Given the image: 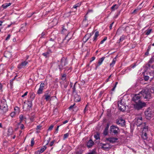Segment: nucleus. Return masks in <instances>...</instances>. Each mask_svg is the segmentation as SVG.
Masks as SVG:
<instances>
[{
	"mask_svg": "<svg viewBox=\"0 0 154 154\" xmlns=\"http://www.w3.org/2000/svg\"><path fill=\"white\" fill-rule=\"evenodd\" d=\"M8 111V106L6 101L2 100L0 104V113L4 114Z\"/></svg>",
	"mask_w": 154,
	"mask_h": 154,
	"instance_id": "nucleus-1",
	"label": "nucleus"
},
{
	"mask_svg": "<svg viewBox=\"0 0 154 154\" xmlns=\"http://www.w3.org/2000/svg\"><path fill=\"white\" fill-rule=\"evenodd\" d=\"M151 92L149 89H146L142 90L140 93L141 97L143 96L145 99H149L151 97Z\"/></svg>",
	"mask_w": 154,
	"mask_h": 154,
	"instance_id": "nucleus-2",
	"label": "nucleus"
},
{
	"mask_svg": "<svg viewBox=\"0 0 154 154\" xmlns=\"http://www.w3.org/2000/svg\"><path fill=\"white\" fill-rule=\"evenodd\" d=\"M142 118L141 116H140L138 118H137L135 119V123L137 125V126H141V129L145 126H146L145 123H142Z\"/></svg>",
	"mask_w": 154,
	"mask_h": 154,
	"instance_id": "nucleus-3",
	"label": "nucleus"
},
{
	"mask_svg": "<svg viewBox=\"0 0 154 154\" xmlns=\"http://www.w3.org/2000/svg\"><path fill=\"white\" fill-rule=\"evenodd\" d=\"M146 106V104L145 102H142L140 101L137 103L134 104V107L135 109L139 110Z\"/></svg>",
	"mask_w": 154,
	"mask_h": 154,
	"instance_id": "nucleus-4",
	"label": "nucleus"
},
{
	"mask_svg": "<svg viewBox=\"0 0 154 154\" xmlns=\"http://www.w3.org/2000/svg\"><path fill=\"white\" fill-rule=\"evenodd\" d=\"M67 64V61L65 58H62L61 61L59 62L58 66L60 70L62 69Z\"/></svg>",
	"mask_w": 154,
	"mask_h": 154,
	"instance_id": "nucleus-5",
	"label": "nucleus"
},
{
	"mask_svg": "<svg viewBox=\"0 0 154 154\" xmlns=\"http://www.w3.org/2000/svg\"><path fill=\"white\" fill-rule=\"evenodd\" d=\"M100 146L101 148L105 150H109L111 148V145L108 143H100Z\"/></svg>",
	"mask_w": 154,
	"mask_h": 154,
	"instance_id": "nucleus-6",
	"label": "nucleus"
},
{
	"mask_svg": "<svg viewBox=\"0 0 154 154\" xmlns=\"http://www.w3.org/2000/svg\"><path fill=\"white\" fill-rule=\"evenodd\" d=\"M142 129H143L142 137L143 139L146 140L147 138L146 132L148 130V127L145 126Z\"/></svg>",
	"mask_w": 154,
	"mask_h": 154,
	"instance_id": "nucleus-7",
	"label": "nucleus"
},
{
	"mask_svg": "<svg viewBox=\"0 0 154 154\" xmlns=\"http://www.w3.org/2000/svg\"><path fill=\"white\" fill-rule=\"evenodd\" d=\"M110 130L111 133L115 134H117L119 131L118 128L115 125H112L110 127Z\"/></svg>",
	"mask_w": 154,
	"mask_h": 154,
	"instance_id": "nucleus-8",
	"label": "nucleus"
},
{
	"mask_svg": "<svg viewBox=\"0 0 154 154\" xmlns=\"http://www.w3.org/2000/svg\"><path fill=\"white\" fill-rule=\"evenodd\" d=\"M142 97L141 96L140 93L137 94L135 95L132 98V100L135 103L141 101L140 99Z\"/></svg>",
	"mask_w": 154,
	"mask_h": 154,
	"instance_id": "nucleus-9",
	"label": "nucleus"
},
{
	"mask_svg": "<svg viewBox=\"0 0 154 154\" xmlns=\"http://www.w3.org/2000/svg\"><path fill=\"white\" fill-rule=\"evenodd\" d=\"M35 97V94L33 93H32L30 95V99L31 101H28V106H29L30 107H32V101L33 100Z\"/></svg>",
	"mask_w": 154,
	"mask_h": 154,
	"instance_id": "nucleus-10",
	"label": "nucleus"
},
{
	"mask_svg": "<svg viewBox=\"0 0 154 154\" xmlns=\"http://www.w3.org/2000/svg\"><path fill=\"white\" fill-rule=\"evenodd\" d=\"M28 63V62L26 61H24L22 62L21 63L18 64L17 66V68L19 69H20L22 68H24Z\"/></svg>",
	"mask_w": 154,
	"mask_h": 154,
	"instance_id": "nucleus-11",
	"label": "nucleus"
},
{
	"mask_svg": "<svg viewBox=\"0 0 154 154\" xmlns=\"http://www.w3.org/2000/svg\"><path fill=\"white\" fill-rule=\"evenodd\" d=\"M44 86V84L42 83H41L40 86V87L37 91L38 94H39L42 93Z\"/></svg>",
	"mask_w": 154,
	"mask_h": 154,
	"instance_id": "nucleus-12",
	"label": "nucleus"
},
{
	"mask_svg": "<svg viewBox=\"0 0 154 154\" xmlns=\"http://www.w3.org/2000/svg\"><path fill=\"white\" fill-rule=\"evenodd\" d=\"M145 114L147 119H149L152 116L151 112L150 111L146 110L145 112Z\"/></svg>",
	"mask_w": 154,
	"mask_h": 154,
	"instance_id": "nucleus-13",
	"label": "nucleus"
},
{
	"mask_svg": "<svg viewBox=\"0 0 154 154\" xmlns=\"http://www.w3.org/2000/svg\"><path fill=\"white\" fill-rule=\"evenodd\" d=\"M118 139L115 137H109L107 138L106 140L111 143H114L116 142L118 140Z\"/></svg>",
	"mask_w": 154,
	"mask_h": 154,
	"instance_id": "nucleus-14",
	"label": "nucleus"
},
{
	"mask_svg": "<svg viewBox=\"0 0 154 154\" xmlns=\"http://www.w3.org/2000/svg\"><path fill=\"white\" fill-rule=\"evenodd\" d=\"M104 59L105 57H103L99 59L97 64L96 65V69L97 68L102 64V62L104 60Z\"/></svg>",
	"mask_w": 154,
	"mask_h": 154,
	"instance_id": "nucleus-15",
	"label": "nucleus"
},
{
	"mask_svg": "<svg viewBox=\"0 0 154 154\" xmlns=\"http://www.w3.org/2000/svg\"><path fill=\"white\" fill-rule=\"evenodd\" d=\"M125 123V120H123L122 119H119L116 122V123L117 124L121 125L122 126H123V125H124Z\"/></svg>",
	"mask_w": 154,
	"mask_h": 154,
	"instance_id": "nucleus-16",
	"label": "nucleus"
},
{
	"mask_svg": "<svg viewBox=\"0 0 154 154\" xmlns=\"http://www.w3.org/2000/svg\"><path fill=\"white\" fill-rule=\"evenodd\" d=\"M43 97H45V99L46 101L50 100L52 97L51 96V95L48 93H46L43 96Z\"/></svg>",
	"mask_w": 154,
	"mask_h": 154,
	"instance_id": "nucleus-17",
	"label": "nucleus"
},
{
	"mask_svg": "<svg viewBox=\"0 0 154 154\" xmlns=\"http://www.w3.org/2000/svg\"><path fill=\"white\" fill-rule=\"evenodd\" d=\"M94 144V142L91 139L90 140L87 142V146L89 148L91 147Z\"/></svg>",
	"mask_w": 154,
	"mask_h": 154,
	"instance_id": "nucleus-18",
	"label": "nucleus"
},
{
	"mask_svg": "<svg viewBox=\"0 0 154 154\" xmlns=\"http://www.w3.org/2000/svg\"><path fill=\"white\" fill-rule=\"evenodd\" d=\"M99 34L98 32L97 31L95 32L94 36L93 38V42H95L97 40V38L99 36Z\"/></svg>",
	"mask_w": 154,
	"mask_h": 154,
	"instance_id": "nucleus-19",
	"label": "nucleus"
},
{
	"mask_svg": "<svg viewBox=\"0 0 154 154\" xmlns=\"http://www.w3.org/2000/svg\"><path fill=\"white\" fill-rule=\"evenodd\" d=\"M13 132V130L12 128L11 127H9L8 128L7 131V134L8 136L11 135L12 134Z\"/></svg>",
	"mask_w": 154,
	"mask_h": 154,
	"instance_id": "nucleus-20",
	"label": "nucleus"
},
{
	"mask_svg": "<svg viewBox=\"0 0 154 154\" xmlns=\"http://www.w3.org/2000/svg\"><path fill=\"white\" fill-rule=\"evenodd\" d=\"M121 4L119 3L118 5L115 4L112 6L111 7V9L112 11H114L116 9H117L119 6Z\"/></svg>",
	"mask_w": 154,
	"mask_h": 154,
	"instance_id": "nucleus-21",
	"label": "nucleus"
},
{
	"mask_svg": "<svg viewBox=\"0 0 154 154\" xmlns=\"http://www.w3.org/2000/svg\"><path fill=\"white\" fill-rule=\"evenodd\" d=\"M11 4V3H5L2 5V7L4 9H6L8 7L10 6Z\"/></svg>",
	"mask_w": 154,
	"mask_h": 154,
	"instance_id": "nucleus-22",
	"label": "nucleus"
},
{
	"mask_svg": "<svg viewBox=\"0 0 154 154\" xmlns=\"http://www.w3.org/2000/svg\"><path fill=\"white\" fill-rule=\"evenodd\" d=\"M51 52L50 51H48L45 53L42 54V55L45 57H47L49 56V54L51 53Z\"/></svg>",
	"mask_w": 154,
	"mask_h": 154,
	"instance_id": "nucleus-23",
	"label": "nucleus"
},
{
	"mask_svg": "<svg viewBox=\"0 0 154 154\" xmlns=\"http://www.w3.org/2000/svg\"><path fill=\"white\" fill-rule=\"evenodd\" d=\"M91 36V35L88 34H87L85 35L83 38V40H85V42H86L87 40L89 39Z\"/></svg>",
	"mask_w": 154,
	"mask_h": 154,
	"instance_id": "nucleus-24",
	"label": "nucleus"
},
{
	"mask_svg": "<svg viewBox=\"0 0 154 154\" xmlns=\"http://www.w3.org/2000/svg\"><path fill=\"white\" fill-rule=\"evenodd\" d=\"M109 127V125H107L106 127L105 128L103 132V134L104 135H106L108 134V131Z\"/></svg>",
	"mask_w": 154,
	"mask_h": 154,
	"instance_id": "nucleus-25",
	"label": "nucleus"
},
{
	"mask_svg": "<svg viewBox=\"0 0 154 154\" xmlns=\"http://www.w3.org/2000/svg\"><path fill=\"white\" fill-rule=\"evenodd\" d=\"M116 57L114 58L112 60V61L111 63L110 64V66L111 67H113L114 66V65L115 64L116 62Z\"/></svg>",
	"mask_w": 154,
	"mask_h": 154,
	"instance_id": "nucleus-26",
	"label": "nucleus"
},
{
	"mask_svg": "<svg viewBox=\"0 0 154 154\" xmlns=\"http://www.w3.org/2000/svg\"><path fill=\"white\" fill-rule=\"evenodd\" d=\"M47 149V147L45 146H44L39 151L41 153L43 152Z\"/></svg>",
	"mask_w": 154,
	"mask_h": 154,
	"instance_id": "nucleus-27",
	"label": "nucleus"
},
{
	"mask_svg": "<svg viewBox=\"0 0 154 154\" xmlns=\"http://www.w3.org/2000/svg\"><path fill=\"white\" fill-rule=\"evenodd\" d=\"M94 137L97 140L100 139L99 134L98 133H97L95 134Z\"/></svg>",
	"mask_w": 154,
	"mask_h": 154,
	"instance_id": "nucleus-28",
	"label": "nucleus"
},
{
	"mask_svg": "<svg viewBox=\"0 0 154 154\" xmlns=\"http://www.w3.org/2000/svg\"><path fill=\"white\" fill-rule=\"evenodd\" d=\"M81 5V3H78L77 4L74 5L73 6V8H76L77 7H80Z\"/></svg>",
	"mask_w": 154,
	"mask_h": 154,
	"instance_id": "nucleus-29",
	"label": "nucleus"
},
{
	"mask_svg": "<svg viewBox=\"0 0 154 154\" xmlns=\"http://www.w3.org/2000/svg\"><path fill=\"white\" fill-rule=\"evenodd\" d=\"M122 105H120L118 106L119 109L121 111L124 110V103H122Z\"/></svg>",
	"mask_w": 154,
	"mask_h": 154,
	"instance_id": "nucleus-30",
	"label": "nucleus"
},
{
	"mask_svg": "<svg viewBox=\"0 0 154 154\" xmlns=\"http://www.w3.org/2000/svg\"><path fill=\"white\" fill-rule=\"evenodd\" d=\"M152 30V29H151L146 30V35H149L150 33Z\"/></svg>",
	"mask_w": 154,
	"mask_h": 154,
	"instance_id": "nucleus-31",
	"label": "nucleus"
},
{
	"mask_svg": "<svg viewBox=\"0 0 154 154\" xmlns=\"http://www.w3.org/2000/svg\"><path fill=\"white\" fill-rule=\"evenodd\" d=\"M69 134L68 133H66L64 135L63 140H64L67 138L69 136Z\"/></svg>",
	"mask_w": 154,
	"mask_h": 154,
	"instance_id": "nucleus-32",
	"label": "nucleus"
},
{
	"mask_svg": "<svg viewBox=\"0 0 154 154\" xmlns=\"http://www.w3.org/2000/svg\"><path fill=\"white\" fill-rule=\"evenodd\" d=\"M35 143L34 142V138H32L31 139V146H32Z\"/></svg>",
	"mask_w": 154,
	"mask_h": 154,
	"instance_id": "nucleus-33",
	"label": "nucleus"
},
{
	"mask_svg": "<svg viewBox=\"0 0 154 154\" xmlns=\"http://www.w3.org/2000/svg\"><path fill=\"white\" fill-rule=\"evenodd\" d=\"M149 75L152 76V78L154 77V71H151L149 73Z\"/></svg>",
	"mask_w": 154,
	"mask_h": 154,
	"instance_id": "nucleus-34",
	"label": "nucleus"
},
{
	"mask_svg": "<svg viewBox=\"0 0 154 154\" xmlns=\"http://www.w3.org/2000/svg\"><path fill=\"white\" fill-rule=\"evenodd\" d=\"M20 119V123L19 124H20V123H21L23 121V116L22 115H20L19 116Z\"/></svg>",
	"mask_w": 154,
	"mask_h": 154,
	"instance_id": "nucleus-35",
	"label": "nucleus"
},
{
	"mask_svg": "<svg viewBox=\"0 0 154 154\" xmlns=\"http://www.w3.org/2000/svg\"><path fill=\"white\" fill-rule=\"evenodd\" d=\"M107 38L106 37H105L103 38V40L102 41H101L100 42V44H103L104 42L106 41L107 40Z\"/></svg>",
	"mask_w": 154,
	"mask_h": 154,
	"instance_id": "nucleus-36",
	"label": "nucleus"
},
{
	"mask_svg": "<svg viewBox=\"0 0 154 154\" xmlns=\"http://www.w3.org/2000/svg\"><path fill=\"white\" fill-rule=\"evenodd\" d=\"M122 103H122V100H120L118 102V106H120L122 105Z\"/></svg>",
	"mask_w": 154,
	"mask_h": 154,
	"instance_id": "nucleus-37",
	"label": "nucleus"
},
{
	"mask_svg": "<svg viewBox=\"0 0 154 154\" xmlns=\"http://www.w3.org/2000/svg\"><path fill=\"white\" fill-rule=\"evenodd\" d=\"M15 115V112H12L10 114V116L12 117H14Z\"/></svg>",
	"mask_w": 154,
	"mask_h": 154,
	"instance_id": "nucleus-38",
	"label": "nucleus"
},
{
	"mask_svg": "<svg viewBox=\"0 0 154 154\" xmlns=\"http://www.w3.org/2000/svg\"><path fill=\"white\" fill-rule=\"evenodd\" d=\"M149 79V77L148 76H146L144 78V79L145 81H147Z\"/></svg>",
	"mask_w": 154,
	"mask_h": 154,
	"instance_id": "nucleus-39",
	"label": "nucleus"
},
{
	"mask_svg": "<svg viewBox=\"0 0 154 154\" xmlns=\"http://www.w3.org/2000/svg\"><path fill=\"white\" fill-rule=\"evenodd\" d=\"M54 142H55V141L54 140L52 141L50 143V146H52L54 144Z\"/></svg>",
	"mask_w": 154,
	"mask_h": 154,
	"instance_id": "nucleus-40",
	"label": "nucleus"
},
{
	"mask_svg": "<svg viewBox=\"0 0 154 154\" xmlns=\"http://www.w3.org/2000/svg\"><path fill=\"white\" fill-rule=\"evenodd\" d=\"M28 92L27 91H26V92H25L24 93V94L21 97H24L25 96H26V95H27V94H28Z\"/></svg>",
	"mask_w": 154,
	"mask_h": 154,
	"instance_id": "nucleus-41",
	"label": "nucleus"
},
{
	"mask_svg": "<svg viewBox=\"0 0 154 154\" xmlns=\"http://www.w3.org/2000/svg\"><path fill=\"white\" fill-rule=\"evenodd\" d=\"M54 127V126L53 125H51L48 128V130L49 131H51Z\"/></svg>",
	"mask_w": 154,
	"mask_h": 154,
	"instance_id": "nucleus-42",
	"label": "nucleus"
},
{
	"mask_svg": "<svg viewBox=\"0 0 154 154\" xmlns=\"http://www.w3.org/2000/svg\"><path fill=\"white\" fill-rule=\"evenodd\" d=\"M114 23V22H113L110 24V26H109V29H112V25Z\"/></svg>",
	"mask_w": 154,
	"mask_h": 154,
	"instance_id": "nucleus-43",
	"label": "nucleus"
},
{
	"mask_svg": "<svg viewBox=\"0 0 154 154\" xmlns=\"http://www.w3.org/2000/svg\"><path fill=\"white\" fill-rule=\"evenodd\" d=\"M10 37H11V35L10 34L8 35V36H7V38H6L5 40H8L10 38Z\"/></svg>",
	"mask_w": 154,
	"mask_h": 154,
	"instance_id": "nucleus-44",
	"label": "nucleus"
},
{
	"mask_svg": "<svg viewBox=\"0 0 154 154\" xmlns=\"http://www.w3.org/2000/svg\"><path fill=\"white\" fill-rule=\"evenodd\" d=\"M80 99L79 98H78V99H76V98L75 99V101L76 102H79L80 101Z\"/></svg>",
	"mask_w": 154,
	"mask_h": 154,
	"instance_id": "nucleus-45",
	"label": "nucleus"
},
{
	"mask_svg": "<svg viewBox=\"0 0 154 154\" xmlns=\"http://www.w3.org/2000/svg\"><path fill=\"white\" fill-rule=\"evenodd\" d=\"M20 128L21 129H23L24 128V126L23 124H20Z\"/></svg>",
	"mask_w": 154,
	"mask_h": 154,
	"instance_id": "nucleus-46",
	"label": "nucleus"
},
{
	"mask_svg": "<svg viewBox=\"0 0 154 154\" xmlns=\"http://www.w3.org/2000/svg\"><path fill=\"white\" fill-rule=\"evenodd\" d=\"M142 4V3H141L140 5H139L138 7H137V10H138L139 9H140L142 7V6L141 5Z\"/></svg>",
	"mask_w": 154,
	"mask_h": 154,
	"instance_id": "nucleus-47",
	"label": "nucleus"
},
{
	"mask_svg": "<svg viewBox=\"0 0 154 154\" xmlns=\"http://www.w3.org/2000/svg\"><path fill=\"white\" fill-rule=\"evenodd\" d=\"M68 82H66V83L65 84V85H64V88H67L68 85Z\"/></svg>",
	"mask_w": 154,
	"mask_h": 154,
	"instance_id": "nucleus-48",
	"label": "nucleus"
},
{
	"mask_svg": "<svg viewBox=\"0 0 154 154\" xmlns=\"http://www.w3.org/2000/svg\"><path fill=\"white\" fill-rule=\"evenodd\" d=\"M35 154H41V153L39 151L37 150L35 152Z\"/></svg>",
	"mask_w": 154,
	"mask_h": 154,
	"instance_id": "nucleus-49",
	"label": "nucleus"
},
{
	"mask_svg": "<svg viewBox=\"0 0 154 154\" xmlns=\"http://www.w3.org/2000/svg\"><path fill=\"white\" fill-rule=\"evenodd\" d=\"M95 59V57H92L91 58L92 60L90 61V62H91L92 61L94 60Z\"/></svg>",
	"mask_w": 154,
	"mask_h": 154,
	"instance_id": "nucleus-50",
	"label": "nucleus"
},
{
	"mask_svg": "<svg viewBox=\"0 0 154 154\" xmlns=\"http://www.w3.org/2000/svg\"><path fill=\"white\" fill-rule=\"evenodd\" d=\"M42 126L40 125L37 126V127L36 129L37 130L40 129L41 128Z\"/></svg>",
	"mask_w": 154,
	"mask_h": 154,
	"instance_id": "nucleus-51",
	"label": "nucleus"
},
{
	"mask_svg": "<svg viewBox=\"0 0 154 154\" xmlns=\"http://www.w3.org/2000/svg\"><path fill=\"white\" fill-rule=\"evenodd\" d=\"M119 13H118L114 17V18H116L119 15Z\"/></svg>",
	"mask_w": 154,
	"mask_h": 154,
	"instance_id": "nucleus-52",
	"label": "nucleus"
},
{
	"mask_svg": "<svg viewBox=\"0 0 154 154\" xmlns=\"http://www.w3.org/2000/svg\"><path fill=\"white\" fill-rule=\"evenodd\" d=\"M60 126V125H58L57 127V128L56 130V131H57H57H58V128Z\"/></svg>",
	"mask_w": 154,
	"mask_h": 154,
	"instance_id": "nucleus-53",
	"label": "nucleus"
},
{
	"mask_svg": "<svg viewBox=\"0 0 154 154\" xmlns=\"http://www.w3.org/2000/svg\"><path fill=\"white\" fill-rule=\"evenodd\" d=\"M67 36L66 37V38H65V39H63V42H66V40H68L69 39H66V38H67Z\"/></svg>",
	"mask_w": 154,
	"mask_h": 154,
	"instance_id": "nucleus-54",
	"label": "nucleus"
},
{
	"mask_svg": "<svg viewBox=\"0 0 154 154\" xmlns=\"http://www.w3.org/2000/svg\"><path fill=\"white\" fill-rule=\"evenodd\" d=\"M68 122V120H66L65 121L63 122V124H64L67 123Z\"/></svg>",
	"mask_w": 154,
	"mask_h": 154,
	"instance_id": "nucleus-55",
	"label": "nucleus"
},
{
	"mask_svg": "<svg viewBox=\"0 0 154 154\" xmlns=\"http://www.w3.org/2000/svg\"><path fill=\"white\" fill-rule=\"evenodd\" d=\"M75 105V104H74V105H71V106L69 107V109H71L72 108H73L74 105Z\"/></svg>",
	"mask_w": 154,
	"mask_h": 154,
	"instance_id": "nucleus-56",
	"label": "nucleus"
},
{
	"mask_svg": "<svg viewBox=\"0 0 154 154\" xmlns=\"http://www.w3.org/2000/svg\"><path fill=\"white\" fill-rule=\"evenodd\" d=\"M88 154H95V152L94 151H92Z\"/></svg>",
	"mask_w": 154,
	"mask_h": 154,
	"instance_id": "nucleus-57",
	"label": "nucleus"
},
{
	"mask_svg": "<svg viewBox=\"0 0 154 154\" xmlns=\"http://www.w3.org/2000/svg\"><path fill=\"white\" fill-rule=\"evenodd\" d=\"M153 60L151 58V59L149 61V63H152V62H153Z\"/></svg>",
	"mask_w": 154,
	"mask_h": 154,
	"instance_id": "nucleus-58",
	"label": "nucleus"
},
{
	"mask_svg": "<svg viewBox=\"0 0 154 154\" xmlns=\"http://www.w3.org/2000/svg\"><path fill=\"white\" fill-rule=\"evenodd\" d=\"M75 84L74 85V87H73V88H72L73 89V92H75Z\"/></svg>",
	"mask_w": 154,
	"mask_h": 154,
	"instance_id": "nucleus-59",
	"label": "nucleus"
},
{
	"mask_svg": "<svg viewBox=\"0 0 154 154\" xmlns=\"http://www.w3.org/2000/svg\"><path fill=\"white\" fill-rule=\"evenodd\" d=\"M2 84L1 83H0V90H1L2 89Z\"/></svg>",
	"mask_w": 154,
	"mask_h": 154,
	"instance_id": "nucleus-60",
	"label": "nucleus"
},
{
	"mask_svg": "<svg viewBox=\"0 0 154 154\" xmlns=\"http://www.w3.org/2000/svg\"><path fill=\"white\" fill-rule=\"evenodd\" d=\"M137 9H135V10H134V11H133V13H135L137 11Z\"/></svg>",
	"mask_w": 154,
	"mask_h": 154,
	"instance_id": "nucleus-61",
	"label": "nucleus"
},
{
	"mask_svg": "<svg viewBox=\"0 0 154 154\" xmlns=\"http://www.w3.org/2000/svg\"><path fill=\"white\" fill-rule=\"evenodd\" d=\"M82 153V152H81V151H80V152H77L76 154H81Z\"/></svg>",
	"mask_w": 154,
	"mask_h": 154,
	"instance_id": "nucleus-62",
	"label": "nucleus"
},
{
	"mask_svg": "<svg viewBox=\"0 0 154 154\" xmlns=\"http://www.w3.org/2000/svg\"><path fill=\"white\" fill-rule=\"evenodd\" d=\"M65 31H66V29H63L62 30V32H63V33Z\"/></svg>",
	"mask_w": 154,
	"mask_h": 154,
	"instance_id": "nucleus-63",
	"label": "nucleus"
},
{
	"mask_svg": "<svg viewBox=\"0 0 154 154\" xmlns=\"http://www.w3.org/2000/svg\"><path fill=\"white\" fill-rule=\"evenodd\" d=\"M149 49L148 50V51L145 53V54L146 55H148V54H149Z\"/></svg>",
	"mask_w": 154,
	"mask_h": 154,
	"instance_id": "nucleus-64",
	"label": "nucleus"
}]
</instances>
